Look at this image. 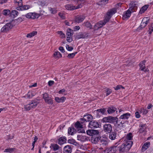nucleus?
<instances>
[{"label":"nucleus","instance_id":"nucleus-32","mask_svg":"<svg viewBox=\"0 0 153 153\" xmlns=\"http://www.w3.org/2000/svg\"><path fill=\"white\" fill-rule=\"evenodd\" d=\"M116 110V108L114 107H109L108 108L107 112L109 114H111L114 112Z\"/></svg>","mask_w":153,"mask_h":153},{"label":"nucleus","instance_id":"nucleus-50","mask_svg":"<svg viewBox=\"0 0 153 153\" xmlns=\"http://www.w3.org/2000/svg\"><path fill=\"white\" fill-rule=\"evenodd\" d=\"M15 149L14 148H9L8 149H5L4 151V152L11 153L13 152Z\"/></svg>","mask_w":153,"mask_h":153},{"label":"nucleus","instance_id":"nucleus-24","mask_svg":"<svg viewBox=\"0 0 153 153\" xmlns=\"http://www.w3.org/2000/svg\"><path fill=\"white\" fill-rule=\"evenodd\" d=\"M77 139L81 142H85L88 140V138L85 136L82 135H78L77 136Z\"/></svg>","mask_w":153,"mask_h":153},{"label":"nucleus","instance_id":"nucleus-43","mask_svg":"<svg viewBox=\"0 0 153 153\" xmlns=\"http://www.w3.org/2000/svg\"><path fill=\"white\" fill-rule=\"evenodd\" d=\"M120 120V119L119 120H118V118L117 117V122H116L115 126L119 127L120 126V125H123L124 124V121H121Z\"/></svg>","mask_w":153,"mask_h":153},{"label":"nucleus","instance_id":"nucleus-4","mask_svg":"<svg viewBox=\"0 0 153 153\" xmlns=\"http://www.w3.org/2000/svg\"><path fill=\"white\" fill-rule=\"evenodd\" d=\"M117 150V146H112L107 147L104 152L106 153H115Z\"/></svg>","mask_w":153,"mask_h":153},{"label":"nucleus","instance_id":"nucleus-22","mask_svg":"<svg viewBox=\"0 0 153 153\" xmlns=\"http://www.w3.org/2000/svg\"><path fill=\"white\" fill-rule=\"evenodd\" d=\"M31 7L29 5H25L23 6L22 5L20 7H18L16 9L18 10H27L29 9Z\"/></svg>","mask_w":153,"mask_h":153},{"label":"nucleus","instance_id":"nucleus-1","mask_svg":"<svg viewBox=\"0 0 153 153\" xmlns=\"http://www.w3.org/2000/svg\"><path fill=\"white\" fill-rule=\"evenodd\" d=\"M133 144V142L130 141L127 142L126 143L122 144L120 147L119 151L122 152L128 151L131 147Z\"/></svg>","mask_w":153,"mask_h":153},{"label":"nucleus","instance_id":"nucleus-58","mask_svg":"<svg viewBox=\"0 0 153 153\" xmlns=\"http://www.w3.org/2000/svg\"><path fill=\"white\" fill-rule=\"evenodd\" d=\"M57 33L60 35L62 38H65V34L63 33L62 31H59L57 32Z\"/></svg>","mask_w":153,"mask_h":153},{"label":"nucleus","instance_id":"nucleus-13","mask_svg":"<svg viewBox=\"0 0 153 153\" xmlns=\"http://www.w3.org/2000/svg\"><path fill=\"white\" fill-rule=\"evenodd\" d=\"M106 112L105 108H100L97 109L96 111V116L97 117H99L102 115L105 114Z\"/></svg>","mask_w":153,"mask_h":153},{"label":"nucleus","instance_id":"nucleus-2","mask_svg":"<svg viewBox=\"0 0 153 153\" xmlns=\"http://www.w3.org/2000/svg\"><path fill=\"white\" fill-rule=\"evenodd\" d=\"M43 98L45 102L48 104L52 105L53 103V101L47 93H45L43 94Z\"/></svg>","mask_w":153,"mask_h":153},{"label":"nucleus","instance_id":"nucleus-14","mask_svg":"<svg viewBox=\"0 0 153 153\" xmlns=\"http://www.w3.org/2000/svg\"><path fill=\"white\" fill-rule=\"evenodd\" d=\"M98 134H96L92 136L91 141L92 143L96 144L100 140V136H98Z\"/></svg>","mask_w":153,"mask_h":153},{"label":"nucleus","instance_id":"nucleus-28","mask_svg":"<svg viewBox=\"0 0 153 153\" xmlns=\"http://www.w3.org/2000/svg\"><path fill=\"white\" fill-rule=\"evenodd\" d=\"M131 116V114L129 113H126L121 115L119 118V119L123 120H127Z\"/></svg>","mask_w":153,"mask_h":153},{"label":"nucleus","instance_id":"nucleus-27","mask_svg":"<svg viewBox=\"0 0 153 153\" xmlns=\"http://www.w3.org/2000/svg\"><path fill=\"white\" fill-rule=\"evenodd\" d=\"M104 25L102 24L101 21L97 22L94 26V30H97L99 28L102 27Z\"/></svg>","mask_w":153,"mask_h":153},{"label":"nucleus","instance_id":"nucleus-51","mask_svg":"<svg viewBox=\"0 0 153 153\" xmlns=\"http://www.w3.org/2000/svg\"><path fill=\"white\" fill-rule=\"evenodd\" d=\"M112 92V90L111 89H109V88H107L105 90L106 96H107L109 94H110Z\"/></svg>","mask_w":153,"mask_h":153},{"label":"nucleus","instance_id":"nucleus-3","mask_svg":"<svg viewBox=\"0 0 153 153\" xmlns=\"http://www.w3.org/2000/svg\"><path fill=\"white\" fill-rule=\"evenodd\" d=\"M103 129L104 132L108 134L111 133L112 131V125L109 123L105 124L103 126Z\"/></svg>","mask_w":153,"mask_h":153},{"label":"nucleus","instance_id":"nucleus-5","mask_svg":"<svg viewBox=\"0 0 153 153\" xmlns=\"http://www.w3.org/2000/svg\"><path fill=\"white\" fill-rule=\"evenodd\" d=\"M13 27V25L11 23H9L5 25L1 29L2 32H6L10 30Z\"/></svg>","mask_w":153,"mask_h":153},{"label":"nucleus","instance_id":"nucleus-42","mask_svg":"<svg viewBox=\"0 0 153 153\" xmlns=\"http://www.w3.org/2000/svg\"><path fill=\"white\" fill-rule=\"evenodd\" d=\"M83 26L87 28H89L90 29L92 28V26L90 23V22L87 21L84 22L83 24Z\"/></svg>","mask_w":153,"mask_h":153},{"label":"nucleus","instance_id":"nucleus-37","mask_svg":"<svg viewBox=\"0 0 153 153\" xmlns=\"http://www.w3.org/2000/svg\"><path fill=\"white\" fill-rule=\"evenodd\" d=\"M149 6V5H145L142 7L139 13L141 14L143 13L147 9Z\"/></svg>","mask_w":153,"mask_h":153},{"label":"nucleus","instance_id":"nucleus-47","mask_svg":"<svg viewBox=\"0 0 153 153\" xmlns=\"http://www.w3.org/2000/svg\"><path fill=\"white\" fill-rule=\"evenodd\" d=\"M131 6L129 7V9L132 12H133V8L136 5V4H135V1H133L130 3Z\"/></svg>","mask_w":153,"mask_h":153},{"label":"nucleus","instance_id":"nucleus-39","mask_svg":"<svg viewBox=\"0 0 153 153\" xmlns=\"http://www.w3.org/2000/svg\"><path fill=\"white\" fill-rule=\"evenodd\" d=\"M35 93L33 91H29L27 94V97L28 98H31L35 95Z\"/></svg>","mask_w":153,"mask_h":153},{"label":"nucleus","instance_id":"nucleus-46","mask_svg":"<svg viewBox=\"0 0 153 153\" xmlns=\"http://www.w3.org/2000/svg\"><path fill=\"white\" fill-rule=\"evenodd\" d=\"M16 5L20 7L22 5V0H15L14 1Z\"/></svg>","mask_w":153,"mask_h":153},{"label":"nucleus","instance_id":"nucleus-8","mask_svg":"<svg viewBox=\"0 0 153 153\" xmlns=\"http://www.w3.org/2000/svg\"><path fill=\"white\" fill-rule=\"evenodd\" d=\"M73 34V31L71 29H68L67 31L66 36L67 41L71 42L72 41V35Z\"/></svg>","mask_w":153,"mask_h":153},{"label":"nucleus","instance_id":"nucleus-15","mask_svg":"<svg viewBox=\"0 0 153 153\" xmlns=\"http://www.w3.org/2000/svg\"><path fill=\"white\" fill-rule=\"evenodd\" d=\"M146 62V61L145 60L141 62L139 64V66L141 70L146 72L149 71V70L148 68H146L145 64Z\"/></svg>","mask_w":153,"mask_h":153},{"label":"nucleus","instance_id":"nucleus-53","mask_svg":"<svg viewBox=\"0 0 153 153\" xmlns=\"http://www.w3.org/2000/svg\"><path fill=\"white\" fill-rule=\"evenodd\" d=\"M24 108L27 111H29L32 109L29 103L25 105Z\"/></svg>","mask_w":153,"mask_h":153},{"label":"nucleus","instance_id":"nucleus-64","mask_svg":"<svg viewBox=\"0 0 153 153\" xmlns=\"http://www.w3.org/2000/svg\"><path fill=\"white\" fill-rule=\"evenodd\" d=\"M135 117L137 118H139L140 117V115L139 114L138 112L137 111L135 113Z\"/></svg>","mask_w":153,"mask_h":153},{"label":"nucleus","instance_id":"nucleus-40","mask_svg":"<svg viewBox=\"0 0 153 153\" xmlns=\"http://www.w3.org/2000/svg\"><path fill=\"white\" fill-rule=\"evenodd\" d=\"M74 128L73 127L69 128L68 129V133L69 134L73 135L74 132Z\"/></svg>","mask_w":153,"mask_h":153},{"label":"nucleus","instance_id":"nucleus-57","mask_svg":"<svg viewBox=\"0 0 153 153\" xmlns=\"http://www.w3.org/2000/svg\"><path fill=\"white\" fill-rule=\"evenodd\" d=\"M84 117L83 118H81L80 119V122L83 125V126L84 125H85L86 123H87L86 122L85 120H84Z\"/></svg>","mask_w":153,"mask_h":153},{"label":"nucleus","instance_id":"nucleus-31","mask_svg":"<svg viewBox=\"0 0 153 153\" xmlns=\"http://www.w3.org/2000/svg\"><path fill=\"white\" fill-rule=\"evenodd\" d=\"M18 14L19 13L17 10H13L10 12V16L12 18H14L18 15Z\"/></svg>","mask_w":153,"mask_h":153},{"label":"nucleus","instance_id":"nucleus-52","mask_svg":"<svg viewBox=\"0 0 153 153\" xmlns=\"http://www.w3.org/2000/svg\"><path fill=\"white\" fill-rule=\"evenodd\" d=\"M10 12L9 10H4L3 11V14L4 15L10 14Z\"/></svg>","mask_w":153,"mask_h":153},{"label":"nucleus","instance_id":"nucleus-29","mask_svg":"<svg viewBox=\"0 0 153 153\" xmlns=\"http://www.w3.org/2000/svg\"><path fill=\"white\" fill-rule=\"evenodd\" d=\"M117 117H114L111 116H110L109 123L114 124L115 125L116 122H117Z\"/></svg>","mask_w":153,"mask_h":153},{"label":"nucleus","instance_id":"nucleus-23","mask_svg":"<svg viewBox=\"0 0 153 153\" xmlns=\"http://www.w3.org/2000/svg\"><path fill=\"white\" fill-rule=\"evenodd\" d=\"M72 149L71 146L67 145L65 146L63 149L64 153H71V152Z\"/></svg>","mask_w":153,"mask_h":153},{"label":"nucleus","instance_id":"nucleus-30","mask_svg":"<svg viewBox=\"0 0 153 153\" xmlns=\"http://www.w3.org/2000/svg\"><path fill=\"white\" fill-rule=\"evenodd\" d=\"M66 99V98L64 97H63L60 98L58 97H56L55 98V100L58 102H63Z\"/></svg>","mask_w":153,"mask_h":153},{"label":"nucleus","instance_id":"nucleus-16","mask_svg":"<svg viewBox=\"0 0 153 153\" xmlns=\"http://www.w3.org/2000/svg\"><path fill=\"white\" fill-rule=\"evenodd\" d=\"M58 143L60 146L66 143L67 142V138L65 137H61L58 139Z\"/></svg>","mask_w":153,"mask_h":153},{"label":"nucleus","instance_id":"nucleus-11","mask_svg":"<svg viewBox=\"0 0 153 153\" xmlns=\"http://www.w3.org/2000/svg\"><path fill=\"white\" fill-rule=\"evenodd\" d=\"M85 17L84 15H78L74 18L75 22L79 23L82 22L85 19Z\"/></svg>","mask_w":153,"mask_h":153},{"label":"nucleus","instance_id":"nucleus-59","mask_svg":"<svg viewBox=\"0 0 153 153\" xmlns=\"http://www.w3.org/2000/svg\"><path fill=\"white\" fill-rule=\"evenodd\" d=\"M66 47L67 49L69 51H71L73 49V47L69 46V45H66Z\"/></svg>","mask_w":153,"mask_h":153},{"label":"nucleus","instance_id":"nucleus-41","mask_svg":"<svg viewBox=\"0 0 153 153\" xmlns=\"http://www.w3.org/2000/svg\"><path fill=\"white\" fill-rule=\"evenodd\" d=\"M37 32L36 31H33L32 32L27 34L26 36V37L27 38H30L31 37L36 35Z\"/></svg>","mask_w":153,"mask_h":153},{"label":"nucleus","instance_id":"nucleus-25","mask_svg":"<svg viewBox=\"0 0 153 153\" xmlns=\"http://www.w3.org/2000/svg\"><path fill=\"white\" fill-rule=\"evenodd\" d=\"M116 12V10L114 8H112L109 11L107 12V16L111 18L112 16Z\"/></svg>","mask_w":153,"mask_h":153},{"label":"nucleus","instance_id":"nucleus-12","mask_svg":"<svg viewBox=\"0 0 153 153\" xmlns=\"http://www.w3.org/2000/svg\"><path fill=\"white\" fill-rule=\"evenodd\" d=\"M149 19L148 17H144L142 20L140 27L142 29L145 27L149 22Z\"/></svg>","mask_w":153,"mask_h":153},{"label":"nucleus","instance_id":"nucleus-19","mask_svg":"<svg viewBox=\"0 0 153 153\" xmlns=\"http://www.w3.org/2000/svg\"><path fill=\"white\" fill-rule=\"evenodd\" d=\"M88 135L93 136L96 134H99V132L98 130H88L86 131Z\"/></svg>","mask_w":153,"mask_h":153},{"label":"nucleus","instance_id":"nucleus-10","mask_svg":"<svg viewBox=\"0 0 153 153\" xmlns=\"http://www.w3.org/2000/svg\"><path fill=\"white\" fill-rule=\"evenodd\" d=\"M65 7L68 10H71L81 8L82 7V5L81 4H79L76 7H75L72 4H68L66 5Z\"/></svg>","mask_w":153,"mask_h":153},{"label":"nucleus","instance_id":"nucleus-48","mask_svg":"<svg viewBox=\"0 0 153 153\" xmlns=\"http://www.w3.org/2000/svg\"><path fill=\"white\" fill-rule=\"evenodd\" d=\"M77 53V52H75L74 53L69 54L67 57L69 59H71L73 58L76 54Z\"/></svg>","mask_w":153,"mask_h":153},{"label":"nucleus","instance_id":"nucleus-44","mask_svg":"<svg viewBox=\"0 0 153 153\" xmlns=\"http://www.w3.org/2000/svg\"><path fill=\"white\" fill-rule=\"evenodd\" d=\"M111 18L110 17L107 16L105 17L104 20L101 21L102 22V24L104 25L107 22L109 21Z\"/></svg>","mask_w":153,"mask_h":153},{"label":"nucleus","instance_id":"nucleus-35","mask_svg":"<svg viewBox=\"0 0 153 153\" xmlns=\"http://www.w3.org/2000/svg\"><path fill=\"white\" fill-rule=\"evenodd\" d=\"M53 56L55 59H59L62 57L61 54L58 51L55 52L53 54Z\"/></svg>","mask_w":153,"mask_h":153},{"label":"nucleus","instance_id":"nucleus-6","mask_svg":"<svg viewBox=\"0 0 153 153\" xmlns=\"http://www.w3.org/2000/svg\"><path fill=\"white\" fill-rule=\"evenodd\" d=\"M41 15L39 14L34 13H29L26 15H23V16H24L28 19H34L38 18Z\"/></svg>","mask_w":153,"mask_h":153},{"label":"nucleus","instance_id":"nucleus-33","mask_svg":"<svg viewBox=\"0 0 153 153\" xmlns=\"http://www.w3.org/2000/svg\"><path fill=\"white\" fill-rule=\"evenodd\" d=\"M150 145V143L149 142H147L144 143L142 147V151H144L147 149Z\"/></svg>","mask_w":153,"mask_h":153},{"label":"nucleus","instance_id":"nucleus-34","mask_svg":"<svg viewBox=\"0 0 153 153\" xmlns=\"http://www.w3.org/2000/svg\"><path fill=\"white\" fill-rule=\"evenodd\" d=\"M50 147L54 151H56L58 150L60 147L58 145L56 144L52 143Z\"/></svg>","mask_w":153,"mask_h":153},{"label":"nucleus","instance_id":"nucleus-60","mask_svg":"<svg viewBox=\"0 0 153 153\" xmlns=\"http://www.w3.org/2000/svg\"><path fill=\"white\" fill-rule=\"evenodd\" d=\"M24 19V18H22V17H20L18 18L16 20V21L17 22L19 23L23 21Z\"/></svg>","mask_w":153,"mask_h":153},{"label":"nucleus","instance_id":"nucleus-20","mask_svg":"<svg viewBox=\"0 0 153 153\" xmlns=\"http://www.w3.org/2000/svg\"><path fill=\"white\" fill-rule=\"evenodd\" d=\"M88 36V33L86 32H80L76 36L77 39H84Z\"/></svg>","mask_w":153,"mask_h":153},{"label":"nucleus","instance_id":"nucleus-7","mask_svg":"<svg viewBox=\"0 0 153 153\" xmlns=\"http://www.w3.org/2000/svg\"><path fill=\"white\" fill-rule=\"evenodd\" d=\"M100 145L103 146L108 145L109 140L106 137H100Z\"/></svg>","mask_w":153,"mask_h":153},{"label":"nucleus","instance_id":"nucleus-63","mask_svg":"<svg viewBox=\"0 0 153 153\" xmlns=\"http://www.w3.org/2000/svg\"><path fill=\"white\" fill-rule=\"evenodd\" d=\"M59 50L61 51V52L62 53H64L65 52V50L63 47L60 46L59 47Z\"/></svg>","mask_w":153,"mask_h":153},{"label":"nucleus","instance_id":"nucleus-26","mask_svg":"<svg viewBox=\"0 0 153 153\" xmlns=\"http://www.w3.org/2000/svg\"><path fill=\"white\" fill-rule=\"evenodd\" d=\"M93 119V117L91 114H88L84 115V116L83 120L86 122L87 123L89 122H90L91 120Z\"/></svg>","mask_w":153,"mask_h":153},{"label":"nucleus","instance_id":"nucleus-18","mask_svg":"<svg viewBox=\"0 0 153 153\" xmlns=\"http://www.w3.org/2000/svg\"><path fill=\"white\" fill-rule=\"evenodd\" d=\"M131 12L132 11L129 9L124 12L123 16V19H128L131 16Z\"/></svg>","mask_w":153,"mask_h":153},{"label":"nucleus","instance_id":"nucleus-54","mask_svg":"<svg viewBox=\"0 0 153 153\" xmlns=\"http://www.w3.org/2000/svg\"><path fill=\"white\" fill-rule=\"evenodd\" d=\"M110 116L107 117H104L102 119V121L103 122L108 123L109 122Z\"/></svg>","mask_w":153,"mask_h":153},{"label":"nucleus","instance_id":"nucleus-61","mask_svg":"<svg viewBox=\"0 0 153 153\" xmlns=\"http://www.w3.org/2000/svg\"><path fill=\"white\" fill-rule=\"evenodd\" d=\"M50 10L51 11V13L53 14H55L57 12L56 10V9L53 8H51L50 9Z\"/></svg>","mask_w":153,"mask_h":153},{"label":"nucleus","instance_id":"nucleus-56","mask_svg":"<svg viewBox=\"0 0 153 153\" xmlns=\"http://www.w3.org/2000/svg\"><path fill=\"white\" fill-rule=\"evenodd\" d=\"M114 88L115 90H118L121 88H122L123 89H124L125 88L122 85H118L117 86L114 87Z\"/></svg>","mask_w":153,"mask_h":153},{"label":"nucleus","instance_id":"nucleus-21","mask_svg":"<svg viewBox=\"0 0 153 153\" xmlns=\"http://www.w3.org/2000/svg\"><path fill=\"white\" fill-rule=\"evenodd\" d=\"M146 124H141L139 126V131L140 133L146 132Z\"/></svg>","mask_w":153,"mask_h":153},{"label":"nucleus","instance_id":"nucleus-55","mask_svg":"<svg viewBox=\"0 0 153 153\" xmlns=\"http://www.w3.org/2000/svg\"><path fill=\"white\" fill-rule=\"evenodd\" d=\"M153 31V23L151 24L149 28V34L151 35Z\"/></svg>","mask_w":153,"mask_h":153},{"label":"nucleus","instance_id":"nucleus-49","mask_svg":"<svg viewBox=\"0 0 153 153\" xmlns=\"http://www.w3.org/2000/svg\"><path fill=\"white\" fill-rule=\"evenodd\" d=\"M132 137L133 136L132 133H130L127 134L126 137V138L127 140H130L132 139Z\"/></svg>","mask_w":153,"mask_h":153},{"label":"nucleus","instance_id":"nucleus-45","mask_svg":"<svg viewBox=\"0 0 153 153\" xmlns=\"http://www.w3.org/2000/svg\"><path fill=\"white\" fill-rule=\"evenodd\" d=\"M75 128H82L83 127V125H82L79 121H77L74 125Z\"/></svg>","mask_w":153,"mask_h":153},{"label":"nucleus","instance_id":"nucleus-38","mask_svg":"<svg viewBox=\"0 0 153 153\" xmlns=\"http://www.w3.org/2000/svg\"><path fill=\"white\" fill-rule=\"evenodd\" d=\"M68 143L72 144L76 146H78L79 145L78 143L73 139H68Z\"/></svg>","mask_w":153,"mask_h":153},{"label":"nucleus","instance_id":"nucleus-36","mask_svg":"<svg viewBox=\"0 0 153 153\" xmlns=\"http://www.w3.org/2000/svg\"><path fill=\"white\" fill-rule=\"evenodd\" d=\"M29 104L31 106V107L32 108H35L38 104V102H37L35 101L34 100H32L29 103Z\"/></svg>","mask_w":153,"mask_h":153},{"label":"nucleus","instance_id":"nucleus-62","mask_svg":"<svg viewBox=\"0 0 153 153\" xmlns=\"http://www.w3.org/2000/svg\"><path fill=\"white\" fill-rule=\"evenodd\" d=\"M141 111H142L143 114H146L148 113V110L144 108L142 109Z\"/></svg>","mask_w":153,"mask_h":153},{"label":"nucleus","instance_id":"nucleus-17","mask_svg":"<svg viewBox=\"0 0 153 153\" xmlns=\"http://www.w3.org/2000/svg\"><path fill=\"white\" fill-rule=\"evenodd\" d=\"M109 138L111 140H114L116 139L117 137V132L116 131H114L109 133Z\"/></svg>","mask_w":153,"mask_h":153},{"label":"nucleus","instance_id":"nucleus-9","mask_svg":"<svg viewBox=\"0 0 153 153\" xmlns=\"http://www.w3.org/2000/svg\"><path fill=\"white\" fill-rule=\"evenodd\" d=\"M88 126L91 128H96L99 127V124L97 122L92 120L89 122Z\"/></svg>","mask_w":153,"mask_h":153}]
</instances>
